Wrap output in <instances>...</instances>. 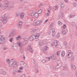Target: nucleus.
<instances>
[{
  "label": "nucleus",
  "mask_w": 77,
  "mask_h": 77,
  "mask_svg": "<svg viewBox=\"0 0 77 77\" xmlns=\"http://www.w3.org/2000/svg\"><path fill=\"white\" fill-rule=\"evenodd\" d=\"M20 52L21 53H24V50L23 49H21L20 50Z\"/></svg>",
  "instance_id": "nucleus-34"
},
{
  "label": "nucleus",
  "mask_w": 77,
  "mask_h": 77,
  "mask_svg": "<svg viewBox=\"0 0 77 77\" xmlns=\"http://www.w3.org/2000/svg\"><path fill=\"white\" fill-rule=\"evenodd\" d=\"M42 9L38 11V14H41V13L42 12Z\"/></svg>",
  "instance_id": "nucleus-29"
},
{
  "label": "nucleus",
  "mask_w": 77,
  "mask_h": 77,
  "mask_svg": "<svg viewBox=\"0 0 77 77\" xmlns=\"http://www.w3.org/2000/svg\"><path fill=\"white\" fill-rule=\"evenodd\" d=\"M17 72H22V71L20 70H18L17 71Z\"/></svg>",
  "instance_id": "nucleus-49"
},
{
  "label": "nucleus",
  "mask_w": 77,
  "mask_h": 77,
  "mask_svg": "<svg viewBox=\"0 0 77 77\" xmlns=\"http://www.w3.org/2000/svg\"><path fill=\"white\" fill-rule=\"evenodd\" d=\"M34 15L35 18H37V17H38V14L37 13H36V14L35 13Z\"/></svg>",
  "instance_id": "nucleus-33"
},
{
  "label": "nucleus",
  "mask_w": 77,
  "mask_h": 77,
  "mask_svg": "<svg viewBox=\"0 0 77 77\" xmlns=\"http://www.w3.org/2000/svg\"><path fill=\"white\" fill-rule=\"evenodd\" d=\"M57 42H58L57 41H54V45L55 46H56L57 45Z\"/></svg>",
  "instance_id": "nucleus-22"
},
{
  "label": "nucleus",
  "mask_w": 77,
  "mask_h": 77,
  "mask_svg": "<svg viewBox=\"0 0 77 77\" xmlns=\"http://www.w3.org/2000/svg\"><path fill=\"white\" fill-rule=\"evenodd\" d=\"M14 8V6H11L8 8V10H10L11 9V8Z\"/></svg>",
  "instance_id": "nucleus-31"
},
{
  "label": "nucleus",
  "mask_w": 77,
  "mask_h": 77,
  "mask_svg": "<svg viewBox=\"0 0 77 77\" xmlns=\"http://www.w3.org/2000/svg\"><path fill=\"white\" fill-rule=\"evenodd\" d=\"M2 73L4 75H6V73L4 71H2Z\"/></svg>",
  "instance_id": "nucleus-28"
},
{
  "label": "nucleus",
  "mask_w": 77,
  "mask_h": 77,
  "mask_svg": "<svg viewBox=\"0 0 77 77\" xmlns=\"http://www.w3.org/2000/svg\"><path fill=\"white\" fill-rule=\"evenodd\" d=\"M61 54L62 57H64L65 55V52L64 51H63L61 53Z\"/></svg>",
  "instance_id": "nucleus-17"
},
{
  "label": "nucleus",
  "mask_w": 77,
  "mask_h": 77,
  "mask_svg": "<svg viewBox=\"0 0 77 77\" xmlns=\"http://www.w3.org/2000/svg\"><path fill=\"white\" fill-rule=\"evenodd\" d=\"M48 49V46L44 47L43 50V51H46Z\"/></svg>",
  "instance_id": "nucleus-16"
},
{
  "label": "nucleus",
  "mask_w": 77,
  "mask_h": 77,
  "mask_svg": "<svg viewBox=\"0 0 77 77\" xmlns=\"http://www.w3.org/2000/svg\"><path fill=\"white\" fill-rule=\"evenodd\" d=\"M58 18H62V16H61V15H58Z\"/></svg>",
  "instance_id": "nucleus-54"
},
{
  "label": "nucleus",
  "mask_w": 77,
  "mask_h": 77,
  "mask_svg": "<svg viewBox=\"0 0 77 77\" xmlns=\"http://www.w3.org/2000/svg\"><path fill=\"white\" fill-rule=\"evenodd\" d=\"M58 8L59 6H58V5H56L53 7V9L54 11H56V10L58 9Z\"/></svg>",
  "instance_id": "nucleus-13"
},
{
  "label": "nucleus",
  "mask_w": 77,
  "mask_h": 77,
  "mask_svg": "<svg viewBox=\"0 0 77 77\" xmlns=\"http://www.w3.org/2000/svg\"><path fill=\"white\" fill-rule=\"evenodd\" d=\"M66 27V25L64 24L63 25V28L64 29H65V28Z\"/></svg>",
  "instance_id": "nucleus-52"
},
{
  "label": "nucleus",
  "mask_w": 77,
  "mask_h": 77,
  "mask_svg": "<svg viewBox=\"0 0 77 77\" xmlns=\"http://www.w3.org/2000/svg\"><path fill=\"white\" fill-rule=\"evenodd\" d=\"M39 36H40V35L39 34H37L35 36V39H38L39 38Z\"/></svg>",
  "instance_id": "nucleus-18"
},
{
  "label": "nucleus",
  "mask_w": 77,
  "mask_h": 77,
  "mask_svg": "<svg viewBox=\"0 0 77 77\" xmlns=\"http://www.w3.org/2000/svg\"><path fill=\"white\" fill-rule=\"evenodd\" d=\"M16 33V31L15 30H14L12 32L10 33V34L9 37L10 38V37H12V36H14V35Z\"/></svg>",
  "instance_id": "nucleus-7"
},
{
  "label": "nucleus",
  "mask_w": 77,
  "mask_h": 77,
  "mask_svg": "<svg viewBox=\"0 0 77 77\" xmlns=\"http://www.w3.org/2000/svg\"><path fill=\"white\" fill-rule=\"evenodd\" d=\"M71 24L73 26H75V23H72Z\"/></svg>",
  "instance_id": "nucleus-41"
},
{
  "label": "nucleus",
  "mask_w": 77,
  "mask_h": 77,
  "mask_svg": "<svg viewBox=\"0 0 77 77\" xmlns=\"http://www.w3.org/2000/svg\"><path fill=\"white\" fill-rule=\"evenodd\" d=\"M28 50H29L30 53H33V49H32V46L30 45H29L28 46Z\"/></svg>",
  "instance_id": "nucleus-9"
},
{
  "label": "nucleus",
  "mask_w": 77,
  "mask_h": 77,
  "mask_svg": "<svg viewBox=\"0 0 77 77\" xmlns=\"http://www.w3.org/2000/svg\"><path fill=\"white\" fill-rule=\"evenodd\" d=\"M20 38H21V36H20V35H19L17 37H16V40L18 41V39H19Z\"/></svg>",
  "instance_id": "nucleus-32"
},
{
  "label": "nucleus",
  "mask_w": 77,
  "mask_h": 77,
  "mask_svg": "<svg viewBox=\"0 0 77 77\" xmlns=\"http://www.w3.org/2000/svg\"><path fill=\"white\" fill-rule=\"evenodd\" d=\"M16 15L15 17H18L19 15H20V13L19 12H17L16 13Z\"/></svg>",
  "instance_id": "nucleus-26"
},
{
  "label": "nucleus",
  "mask_w": 77,
  "mask_h": 77,
  "mask_svg": "<svg viewBox=\"0 0 77 77\" xmlns=\"http://www.w3.org/2000/svg\"><path fill=\"white\" fill-rule=\"evenodd\" d=\"M53 23H51L50 26V27H53Z\"/></svg>",
  "instance_id": "nucleus-59"
},
{
  "label": "nucleus",
  "mask_w": 77,
  "mask_h": 77,
  "mask_svg": "<svg viewBox=\"0 0 77 77\" xmlns=\"http://www.w3.org/2000/svg\"><path fill=\"white\" fill-rule=\"evenodd\" d=\"M68 68V67L67 66H65V67H64L63 68V69H67V68Z\"/></svg>",
  "instance_id": "nucleus-58"
},
{
  "label": "nucleus",
  "mask_w": 77,
  "mask_h": 77,
  "mask_svg": "<svg viewBox=\"0 0 77 77\" xmlns=\"http://www.w3.org/2000/svg\"><path fill=\"white\" fill-rule=\"evenodd\" d=\"M5 5L3 7V9H7L8 8V7H9V6L10 2H8V1H6L5 2Z\"/></svg>",
  "instance_id": "nucleus-3"
},
{
  "label": "nucleus",
  "mask_w": 77,
  "mask_h": 77,
  "mask_svg": "<svg viewBox=\"0 0 77 77\" xmlns=\"http://www.w3.org/2000/svg\"><path fill=\"white\" fill-rule=\"evenodd\" d=\"M17 44L19 47H22L23 46V43L20 41H18L17 42Z\"/></svg>",
  "instance_id": "nucleus-10"
},
{
  "label": "nucleus",
  "mask_w": 77,
  "mask_h": 77,
  "mask_svg": "<svg viewBox=\"0 0 77 77\" xmlns=\"http://www.w3.org/2000/svg\"><path fill=\"white\" fill-rule=\"evenodd\" d=\"M35 39V35H33L29 38V40L30 41H32Z\"/></svg>",
  "instance_id": "nucleus-8"
},
{
  "label": "nucleus",
  "mask_w": 77,
  "mask_h": 77,
  "mask_svg": "<svg viewBox=\"0 0 77 77\" xmlns=\"http://www.w3.org/2000/svg\"><path fill=\"white\" fill-rule=\"evenodd\" d=\"M53 27L50 26V27L49 29V30H51V29H53Z\"/></svg>",
  "instance_id": "nucleus-40"
},
{
  "label": "nucleus",
  "mask_w": 77,
  "mask_h": 77,
  "mask_svg": "<svg viewBox=\"0 0 77 77\" xmlns=\"http://www.w3.org/2000/svg\"><path fill=\"white\" fill-rule=\"evenodd\" d=\"M19 69H20V70H21V69H23V68L20 67L19 68Z\"/></svg>",
  "instance_id": "nucleus-61"
},
{
  "label": "nucleus",
  "mask_w": 77,
  "mask_h": 77,
  "mask_svg": "<svg viewBox=\"0 0 77 77\" xmlns=\"http://www.w3.org/2000/svg\"><path fill=\"white\" fill-rule=\"evenodd\" d=\"M24 13H22L20 14V17L21 19H23L24 16Z\"/></svg>",
  "instance_id": "nucleus-15"
},
{
  "label": "nucleus",
  "mask_w": 77,
  "mask_h": 77,
  "mask_svg": "<svg viewBox=\"0 0 77 77\" xmlns=\"http://www.w3.org/2000/svg\"><path fill=\"white\" fill-rule=\"evenodd\" d=\"M76 5H77V3H73V5L74 6H76Z\"/></svg>",
  "instance_id": "nucleus-50"
},
{
  "label": "nucleus",
  "mask_w": 77,
  "mask_h": 77,
  "mask_svg": "<svg viewBox=\"0 0 77 77\" xmlns=\"http://www.w3.org/2000/svg\"><path fill=\"white\" fill-rule=\"evenodd\" d=\"M42 42H43V45H45L47 44V42H46L45 41H43Z\"/></svg>",
  "instance_id": "nucleus-36"
},
{
  "label": "nucleus",
  "mask_w": 77,
  "mask_h": 77,
  "mask_svg": "<svg viewBox=\"0 0 77 77\" xmlns=\"http://www.w3.org/2000/svg\"><path fill=\"white\" fill-rule=\"evenodd\" d=\"M63 32H62V33H63V34L64 35H65V34H66V33H67V32L66 31V30H63Z\"/></svg>",
  "instance_id": "nucleus-27"
},
{
  "label": "nucleus",
  "mask_w": 77,
  "mask_h": 77,
  "mask_svg": "<svg viewBox=\"0 0 77 77\" xmlns=\"http://www.w3.org/2000/svg\"><path fill=\"white\" fill-rule=\"evenodd\" d=\"M2 15L3 16L2 17L1 20H0V23L1 24L3 23L4 24H5L7 23V18L5 17L6 13H3Z\"/></svg>",
  "instance_id": "nucleus-1"
},
{
  "label": "nucleus",
  "mask_w": 77,
  "mask_h": 77,
  "mask_svg": "<svg viewBox=\"0 0 77 77\" xmlns=\"http://www.w3.org/2000/svg\"><path fill=\"white\" fill-rule=\"evenodd\" d=\"M60 34L59 33H57V38H59V37H60Z\"/></svg>",
  "instance_id": "nucleus-37"
},
{
  "label": "nucleus",
  "mask_w": 77,
  "mask_h": 77,
  "mask_svg": "<svg viewBox=\"0 0 77 77\" xmlns=\"http://www.w3.org/2000/svg\"><path fill=\"white\" fill-rule=\"evenodd\" d=\"M10 66H12V67H17V62H13L11 63L10 65H9Z\"/></svg>",
  "instance_id": "nucleus-5"
},
{
  "label": "nucleus",
  "mask_w": 77,
  "mask_h": 77,
  "mask_svg": "<svg viewBox=\"0 0 77 77\" xmlns=\"http://www.w3.org/2000/svg\"><path fill=\"white\" fill-rule=\"evenodd\" d=\"M9 41L10 42H12V41H13V38H11L9 39Z\"/></svg>",
  "instance_id": "nucleus-44"
},
{
  "label": "nucleus",
  "mask_w": 77,
  "mask_h": 77,
  "mask_svg": "<svg viewBox=\"0 0 77 77\" xmlns=\"http://www.w3.org/2000/svg\"><path fill=\"white\" fill-rule=\"evenodd\" d=\"M71 66L72 67V69H76V67H75V66L72 64L71 65Z\"/></svg>",
  "instance_id": "nucleus-19"
},
{
  "label": "nucleus",
  "mask_w": 77,
  "mask_h": 77,
  "mask_svg": "<svg viewBox=\"0 0 77 77\" xmlns=\"http://www.w3.org/2000/svg\"><path fill=\"white\" fill-rule=\"evenodd\" d=\"M36 30L35 29H32L31 31V33L33 34V33H35V32Z\"/></svg>",
  "instance_id": "nucleus-20"
},
{
  "label": "nucleus",
  "mask_w": 77,
  "mask_h": 77,
  "mask_svg": "<svg viewBox=\"0 0 77 77\" xmlns=\"http://www.w3.org/2000/svg\"><path fill=\"white\" fill-rule=\"evenodd\" d=\"M35 15V13L32 12L29 14V16H31L32 17Z\"/></svg>",
  "instance_id": "nucleus-21"
},
{
  "label": "nucleus",
  "mask_w": 77,
  "mask_h": 77,
  "mask_svg": "<svg viewBox=\"0 0 77 77\" xmlns=\"http://www.w3.org/2000/svg\"><path fill=\"white\" fill-rule=\"evenodd\" d=\"M74 17H75V15H71V16H70L69 18H72Z\"/></svg>",
  "instance_id": "nucleus-51"
},
{
  "label": "nucleus",
  "mask_w": 77,
  "mask_h": 77,
  "mask_svg": "<svg viewBox=\"0 0 77 77\" xmlns=\"http://www.w3.org/2000/svg\"><path fill=\"white\" fill-rule=\"evenodd\" d=\"M55 34L56 32H52V36H55Z\"/></svg>",
  "instance_id": "nucleus-42"
},
{
  "label": "nucleus",
  "mask_w": 77,
  "mask_h": 77,
  "mask_svg": "<svg viewBox=\"0 0 77 77\" xmlns=\"http://www.w3.org/2000/svg\"><path fill=\"white\" fill-rule=\"evenodd\" d=\"M48 34H51V32L50 31L48 32Z\"/></svg>",
  "instance_id": "nucleus-63"
},
{
  "label": "nucleus",
  "mask_w": 77,
  "mask_h": 77,
  "mask_svg": "<svg viewBox=\"0 0 77 77\" xmlns=\"http://www.w3.org/2000/svg\"><path fill=\"white\" fill-rule=\"evenodd\" d=\"M60 5L61 8H64V6H65V5L64 4L60 3Z\"/></svg>",
  "instance_id": "nucleus-24"
},
{
  "label": "nucleus",
  "mask_w": 77,
  "mask_h": 77,
  "mask_svg": "<svg viewBox=\"0 0 77 77\" xmlns=\"http://www.w3.org/2000/svg\"><path fill=\"white\" fill-rule=\"evenodd\" d=\"M61 66V64L60 63L58 64L57 66H56L57 68H59Z\"/></svg>",
  "instance_id": "nucleus-25"
},
{
  "label": "nucleus",
  "mask_w": 77,
  "mask_h": 77,
  "mask_svg": "<svg viewBox=\"0 0 77 77\" xmlns=\"http://www.w3.org/2000/svg\"><path fill=\"white\" fill-rule=\"evenodd\" d=\"M6 62L8 64L9 66V65H11V63H12V60H10L9 59H7Z\"/></svg>",
  "instance_id": "nucleus-11"
},
{
  "label": "nucleus",
  "mask_w": 77,
  "mask_h": 77,
  "mask_svg": "<svg viewBox=\"0 0 77 77\" xmlns=\"http://www.w3.org/2000/svg\"><path fill=\"white\" fill-rule=\"evenodd\" d=\"M20 77H25V75L24 74H23L21 75Z\"/></svg>",
  "instance_id": "nucleus-56"
},
{
  "label": "nucleus",
  "mask_w": 77,
  "mask_h": 77,
  "mask_svg": "<svg viewBox=\"0 0 77 77\" xmlns=\"http://www.w3.org/2000/svg\"><path fill=\"white\" fill-rule=\"evenodd\" d=\"M56 54H54L53 55L49 57H46V58L47 59V60L48 61H49L50 60V59H55V58H56Z\"/></svg>",
  "instance_id": "nucleus-4"
},
{
  "label": "nucleus",
  "mask_w": 77,
  "mask_h": 77,
  "mask_svg": "<svg viewBox=\"0 0 77 77\" xmlns=\"http://www.w3.org/2000/svg\"><path fill=\"white\" fill-rule=\"evenodd\" d=\"M24 64V63H23L22 62H21L20 63L21 66H22V65H23Z\"/></svg>",
  "instance_id": "nucleus-39"
},
{
  "label": "nucleus",
  "mask_w": 77,
  "mask_h": 77,
  "mask_svg": "<svg viewBox=\"0 0 77 77\" xmlns=\"http://www.w3.org/2000/svg\"><path fill=\"white\" fill-rule=\"evenodd\" d=\"M23 58L24 60H25V59H26V57L24 55L23 56Z\"/></svg>",
  "instance_id": "nucleus-57"
},
{
  "label": "nucleus",
  "mask_w": 77,
  "mask_h": 77,
  "mask_svg": "<svg viewBox=\"0 0 77 77\" xmlns=\"http://www.w3.org/2000/svg\"><path fill=\"white\" fill-rule=\"evenodd\" d=\"M32 62L34 64H36V63H35V60L33 59L32 60Z\"/></svg>",
  "instance_id": "nucleus-38"
},
{
  "label": "nucleus",
  "mask_w": 77,
  "mask_h": 77,
  "mask_svg": "<svg viewBox=\"0 0 77 77\" xmlns=\"http://www.w3.org/2000/svg\"><path fill=\"white\" fill-rule=\"evenodd\" d=\"M5 42V38L3 37V35H0V44H4Z\"/></svg>",
  "instance_id": "nucleus-2"
},
{
  "label": "nucleus",
  "mask_w": 77,
  "mask_h": 77,
  "mask_svg": "<svg viewBox=\"0 0 77 77\" xmlns=\"http://www.w3.org/2000/svg\"><path fill=\"white\" fill-rule=\"evenodd\" d=\"M64 45H66V42H64Z\"/></svg>",
  "instance_id": "nucleus-60"
},
{
  "label": "nucleus",
  "mask_w": 77,
  "mask_h": 77,
  "mask_svg": "<svg viewBox=\"0 0 77 77\" xmlns=\"http://www.w3.org/2000/svg\"><path fill=\"white\" fill-rule=\"evenodd\" d=\"M32 24L33 26H36V25H37L36 23H35V22L32 23Z\"/></svg>",
  "instance_id": "nucleus-47"
},
{
  "label": "nucleus",
  "mask_w": 77,
  "mask_h": 77,
  "mask_svg": "<svg viewBox=\"0 0 77 77\" xmlns=\"http://www.w3.org/2000/svg\"><path fill=\"white\" fill-rule=\"evenodd\" d=\"M46 60H42V63H45L46 62Z\"/></svg>",
  "instance_id": "nucleus-48"
},
{
  "label": "nucleus",
  "mask_w": 77,
  "mask_h": 77,
  "mask_svg": "<svg viewBox=\"0 0 77 77\" xmlns=\"http://www.w3.org/2000/svg\"><path fill=\"white\" fill-rule=\"evenodd\" d=\"M52 32H55V29H53L52 30Z\"/></svg>",
  "instance_id": "nucleus-55"
},
{
  "label": "nucleus",
  "mask_w": 77,
  "mask_h": 77,
  "mask_svg": "<svg viewBox=\"0 0 77 77\" xmlns=\"http://www.w3.org/2000/svg\"><path fill=\"white\" fill-rule=\"evenodd\" d=\"M26 42H27V41L25 40L22 42V44L23 45H25L26 44Z\"/></svg>",
  "instance_id": "nucleus-23"
},
{
  "label": "nucleus",
  "mask_w": 77,
  "mask_h": 77,
  "mask_svg": "<svg viewBox=\"0 0 77 77\" xmlns=\"http://www.w3.org/2000/svg\"><path fill=\"white\" fill-rule=\"evenodd\" d=\"M59 51L57 52V55H59Z\"/></svg>",
  "instance_id": "nucleus-62"
},
{
  "label": "nucleus",
  "mask_w": 77,
  "mask_h": 77,
  "mask_svg": "<svg viewBox=\"0 0 77 77\" xmlns=\"http://www.w3.org/2000/svg\"><path fill=\"white\" fill-rule=\"evenodd\" d=\"M43 42H39V45H40L41 46H42V45H43Z\"/></svg>",
  "instance_id": "nucleus-30"
},
{
  "label": "nucleus",
  "mask_w": 77,
  "mask_h": 77,
  "mask_svg": "<svg viewBox=\"0 0 77 77\" xmlns=\"http://www.w3.org/2000/svg\"><path fill=\"white\" fill-rule=\"evenodd\" d=\"M18 24H20V25H23V23H22V22H19L18 23Z\"/></svg>",
  "instance_id": "nucleus-46"
},
{
  "label": "nucleus",
  "mask_w": 77,
  "mask_h": 77,
  "mask_svg": "<svg viewBox=\"0 0 77 77\" xmlns=\"http://www.w3.org/2000/svg\"><path fill=\"white\" fill-rule=\"evenodd\" d=\"M22 25H21L20 24H18V26L19 27H20V28L22 26Z\"/></svg>",
  "instance_id": "nucleus-43"
},
{
  "label": "nucleus",
  "mask_w": 77,
  "mask_h": 77,
  "mask_svg": "<svg viewBox=\"0 0 77 77\" xmlns=\"http://www.w3.org/2000/svg\"><path fill=\"white\" fill-rule=\"evenodd\" d=\"M76 72V75L77 76V71H76L75 72Z\"/></svg>",
  "instance_id": "nucleus-64"
},
{
  "label": "nucleus",
  "mask_w": 77,
  "mask_h": 77,
  "mask_svg": "<svg viewBox=\"0 0 77 77\" xmlns=\"http://www.w3.org/2000/svg\"><path fill=\"white\" fill-rule=\"evenodd\" d=\"M35 72L36 73H38L39 72V70H38V69H37L35 71Z\"/></svg>",
  "instance_id": "nucleus-45"
},
{
  "label": "nucleus",
  "mask_w": 77,
  "mask_h": 77,
  "mask_svg": "<svg viewBox=\"0 0 77 77\" xmlns=\"http://www.w3.org/2000/svg\"><path fill=\"white\" fill-rule=\"evenodd\" d=\"M68 55L67 56V57H68V58L71 57V56H72V53H71V51L70 50H69L68 51Z\"/></svg>",
  "instance_id": "nucleus-6"
},
{
  "label": "nucleus",
  "mask_w": 77,
  "mask_h": 77,
  "mask_svg": "<svg viewBox=\"0 0 77 77\" xmlns=\"http://www.w3.org/2000/svg\"><path fill=\"white\" fill-rule=\"evenodd\" d=\"M42 21L41 20H38L36 22V25H39L41 23H42Z\"/></svg>",
  "instance_id": "nucleus-14"
},
{
  "label": "nucleus",
  "mask_w": 77,
  "mask_h": 77,
  "mask_svg": "<svg viewBox=\"0 0 77 77\" xmlns=\"http://www.w3.org/2000/svg\"><path fill=\"white\" fill-rule=\"evenodd\" d=\"M12 48L13 49H14L16 50L17 49V47H18V46L16 44H14L12 46Z\"/></svg>",
  "instance_id": "nucleus-12"
},
{
  "label": "nucleus",
  "mask_w": 77,
  "mask_h": 77,
  "mask_svg": "<svg viewBox=\"0 0 77 77\" xmlns=\"http://www.w3.org/2000/svg\"><path fill=\"white\" fill-rule=\"evenodd\" d=\"M58 23L59 26H60V25H62V23H61L59 21H58Z\"/></svg>",
  "instance_id": "nucleus-35"
},
{
  "label": "nucleus",
  "mask_w": 77,
  "mask_h": 77,
  "mask_svg": "<svg viewBox=\"0 0 77 77\" xmlns=\"http://www.w3.org/2000/svg\"><path fill=\"white\" fill-rule=\"evenodd\" d=\"M31 21H35V18H32L31 19Z\"/></svg>",
  "instance_id": "nucleus-53"
}]
</instances>
